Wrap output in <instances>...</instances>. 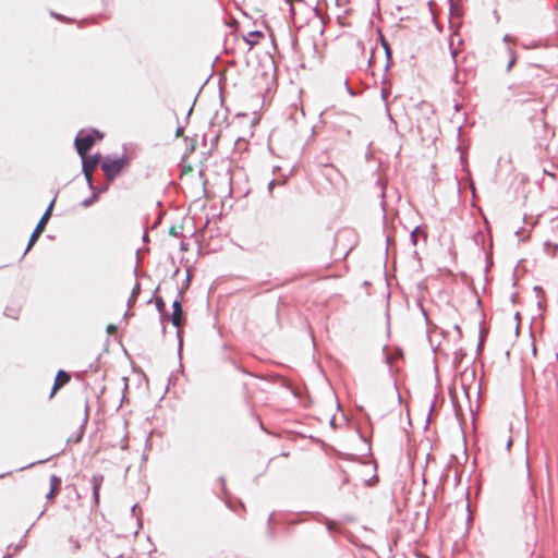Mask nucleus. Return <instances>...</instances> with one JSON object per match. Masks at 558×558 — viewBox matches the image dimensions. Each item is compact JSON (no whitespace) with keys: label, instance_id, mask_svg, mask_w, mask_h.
Segmentation results:
<instances>
[{"label":"nucleus","instance_id":"nucleus-16","mask_svg":"<svg viewBox=\"0 0 558 558\" xmlns=\"http://www.w3.org/2000/svg\"><path fill=\"white\" fill-rule=\"evenodd\" d=\"M116 330H117L116 326H109V327H108V331H109L110 333L116 332Z\"/></svg>","mask_w":558,"mask_h":558},{"label":"nucleus","instance_id":"nucleus-17","mask_svg":"<svg viewBox=\"0 0 558 558\" xmlns=\"http://www.w3.org/2000/svg\"><path fill=\"white\" fill-rule=\"evenodd\" d=\"M83 204H84L85 206H89V205L92 204V199H89V201H85Z\"/></svg>","mask_w":558,"mask_h":558},{"label":"nucleus","instance_id":"nucleus-18","mask_svg":"<svg viewBox=\"0 0 558 558\" xmlns=\"http://www.w3.org/2000/svg\"><path fill=\"white\" fill-rule=\"evenodd\" d=\"M274 184H275V182H274V181L269 183V189H270V190L272 189Z\"/></svg>","mask_w":558,"mask_h":558},{"label":"nucleus","instance_id":"nucleus-12","mask_svg":"<svg viewBox=\"0 0 558 558\" xmlns=\"http://www.w3.org/2000/svg\"><path fill=\"white\" fill-rule=\"evenodd\" d=\"M119 447H120L121 449H126V448H128V439H126V437H125V436H124V437H123V439L120 441Z\"/></svg>","mask_w":558,"mask_h":558},{"label":"nucleus","instance_id":"nucleus-1","mask_svg":"<svg viewBox=\"0 0 558 558\" xmlns=\"http://www.w3.org/2000/svg\"><path fill=\"white\" fill-rule=\"evenodd\" d=\"M130 166V159L126 156L119 158H106L101 163V170L107 181L111 182L125 171Z\"/></svg>","mask_w":558,"mask_h":558},{"label":"nucleus","instance_id":"nucleus-14","mask_svg":"<svg viewBox=\"0 0 558 558\" xmlns=\"http://www.w3.org/2000/svg\"><path fill=\"white\" fill-rule=\"evenodd\" d=\"M107 557L108 558H120V557H122V554H120V553H111V554L107 553Z\"/></svg>","mask_w":558,"mask_h":558},{"label":"nucleus","instance_id":"nucleus-15","mask_svg":"<svg viewBox=\"0 0 558 558\" xmlns=\"http://www.w3.org/2000/svg\"><path fill=\"white\" fill-rule=\"evenodd\" d=\"M515 62V58L512 57L509 64H508V70H510V68L513 65V63Z\"/></svg>","mask_w":558,"mask_h":558},{"label":"nucleus","instance_id":"nucleus-8","mask_svg":"<svg viewBox=\"0 0 558 558\" xmlns=\"http://www.w3.org/2000/svg\"><path fill=\"white\" fill-rule=\"evenodd\" d=\"M264 38V33L259 31L250 32L245 37V41L248 45L250 49L259 44V41Z\"/></svg>","mask_w":558,"mask_h":558},{"label":"nucleus","instance_id":"nucleus-10","mask_svg":"<svg viewBox=\"0 0 558 558\" xmlns=\"http://www.w3.org/2000/svg\"><path fill=\"white\" fill-rule=\"evenodd\" d=\"M155 303H156V306H157L158 311L162 313L165 311V307H166V304H165V301L162 300V298L157 296L155 299Z\"/></svg>","mask_w":558,"mask_h":558},{"label":"nucleus","instance_id":"nucleus-2","mask_svg":"<svg viewBox=\"0 0 558 558\" xmlns=\"http://www.w3.org/2000/svg\"><path fill=\"white\" fill-rule=\"evenodd\" d=\"M96 137L98 140H101L102 134L100 132L94 130L92 133H87V134L81 133L75 138V148L77 150V154L81 157H84L87 154V151L93 147V145L95 144Z\"/></svg>","mask_w":558,"mask_h":558},{"label":"nucleus","instance_id":"nucleus-13","mask_svg":"<svg viewBox=\"0 0 558 558\" xmlns=\"http://www.w3.org/2000/svg\"><path fill=\"white\" fill-rule=\"evenodd\" d=\"M140 292V284L136 283V286L134 287L133 291H132V299L135 300L136 298V294Z\"/></svg>","mask_w":558,"mask_h":558},{"label":"nucleus","instance_id":"nucleus-9","mask_svg":"<svg viewBox=\"0 0 558 558\" xmlns=\"http://www.w3.org/2000/svg\"><path fill=\"white\" fill-rule=\"evenodd\" d=\"M101 482H102V477H97V476H94L93 477V484H94V498H95V501L98 504L99 501V489H100V485H101Z\"/></svg>","mask_w":558,"mask_h":558},{"label":"nucleus","instance_id":"nucleus-6","mask_svg":"<svg viewBox=\"0 0 558 558\" xmlns=\"http://www.w3.org/2000/svg\"><path fill=\"white\" fill-rule=\"evenodd\" d=\"M70 379L71 376L65 371H59L54 378L50 398L53 397L59 389L66 385L70 381Z\"/></svg>","mask_w":558,"mask_h":558},{"label":"nucleus","instance_id":"nucleus-7","mask_svg":"<svg viewBox=\"0 0 558 558\" xmlns=\"http://www.w3.org/2000/svg\"><path fill=\"white\" fill-rule=\"evenodd\" d=\"M61 478L57 475H51L50 477V490L46 495L48 501L53 502L56 496L59 494L61 488Z\"/></svg>","mask_w":558,"mask_h":558},{"label":"nucleus","instance_id":"nucleus-11","mask_svg":"<svg viewBox=\"0 0 558 558\" xmlns=\"http://www.w3.org/2000/svg\"><path fill=\"white\" fill-rule=\"evenodd\" d=\"M505 441L506 442V448L507 450L510 449V447L512 446V438L511 436H508V437H505L504 439H500V442Z\"/></svg>","mask_w":558,"mask_h":558},{"label":"nucleus","instance_id":"nucleus-5","mask_svg":"<svg viewBox=\"0 0 558 558\" xmlns=\"http://www.w3.org/2000/svg\"><path fill=\"white\" fill-rule=\"evenodd\" d=\"M172 314L170 320L174 327L180 329L184 323L183 310L180 301H174L172 304Z\"/></svg>","mask_w":558,"mask_h":558},{"label":"nucleus","instance_id":"nucleus-4","mask_svg":"<svg viewBox=\"0 0 558 558\" xmlns=\"http://www.w3.org/2000/svg\"><path fill=\"white\" fill-rule=\"evenodd\" d=\"M99 158H100L99 155L88 157L87 154L84 157H82L83 172H84L85 178L89 184H92L93 172L95 171V169L97 168V166L99 163Z\"/></svg>","mask_w":558,"mask_h":558},{"label":"nucleus","instance_id":"nucleus-3","mask_svg":"<svg viewBox=\"0 0 558 558\" xmlns=\"http://www.w3.org/2000/svg\"><path fill=\"white\" fill-rule=\"evenodd\" d=\"M52 207H53V202H51V204L49 205V207L47 208V210L45 211V214L38 221L37 226L35 227V229L29 238L25 253L28 252L33 247V245L37 242L38 238L40 236V234L45 231L46 225L51 217Z\"/></svg>","mask_w":558,"mask_h":558}]
</instances>
